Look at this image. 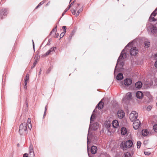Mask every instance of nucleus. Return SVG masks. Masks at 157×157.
<instances>
[{"mask_svg": "<svg viewBox=\"0 0 157 157\" xmlns=\"http://www.w3.org/2000/svg\"><path fill=\"white\" fill-rule=\"evenodd\" d=\"M83 10V8L82 7L81 8L77 11L76 14V16L77 17L79 15V14Z\"/></svg>", "mask_w": 157, "mask_h": 157, "instance_id": "obj_27", "label": "nucleus"}, {"mask_svg": "<svg viewBox=\"0 0 157 157\" xmlns=\"http://www.w3.org/2000/svg\"><path fill=\"white\" fill-rule=\"evenodd\" d=\"M112 125L113 128H116L119 126V123L118 121L117 120H115L113 121Z\"/></svg>", "mask_w": 157, "mask_h": 157, "instance_id": "obj_15", "label": "nucleus"}, {"mask_svg": "<svg viewBox=\"0 0 157 157\" xmlns=\"http://www.w3.org/2000/svg\"><path fill=\"white\" fill-rule=\"evenodd\" d=\"M67 11V10H66L64 11V12L63 13H62V16H63L64 14L65 13H66V12Z\"/></svg>", "mask_w": 157, "mask_h": 157, "instance_id": "obj_42", "label": "nucleus"}, {"mask_svg": "<svg viewBox=\"0 0 157 157\" xmlns=\"http://www.w3.org/2000/svg\"><path fill=\"white\" fill-rule=\"evenodd\" d=\"M141 143L140 141H138L137 143V148H140V147Z\"/></svg>", "mask_w": 157, "mask_h": 157, "instance_id": "obj_31", "label": "nucleus"}, {"mask_svg": "<svg viewBox=\"0 0 157 157\" xmlns=\"http://www.w3.org/2000/svg\"><path fill=\"white\" fill-rule=\"evenodd\" d=\"M136 96L139 99H142L143 97V93L140 91H138L136 93Z\"/></svg>", "mask_w": 157, "mask_h": 157, "instance_id": "obj_14", "label": "nucleus"}, {"mask_svg": "<svg viewBox=\"0 0 157 157\" xmlns=\"http://www.w3.org/2000/svg\"><path fill=\"white\" fill-rule=\"evenodd\" d=\"M90 141H89V140L88 138V137H87V142L88 150V145H89V144H90Z\"/></svg>", "mask_w": 157, "mask_h": 157, "instance_id": "obj_39", "label": "nucleus"}, {"mask_svg": "<svg viewBox=\"0 0 157 157\" xmlns=\"http://www.w3.org/2000/svg\"><path fill=\"white\" fill-rule=\"evenodd\" d=\"M138 51L136 47H132L130 50V54L131 55L135 56L138 53Z\"/></svg>", "mask_w": 157, "mask_h": 157, "instance_id": "obj_8", "label": "nucleus"}, {"mask_svg": "<svg viewBox=\"0 0 157 157\" xmlns=\"http://www.w3.org/2000/svg\"><path fill=\"white\" fill-rule=\"evenodd\" d=\"M36 63H37V60H35V62L34 63L33 66H32L31 68H34L35 67Z\"/></svg>", "mask_w": 157, "mask_h": 157, "instance_id": "obj_38", "label": "nucleus"}, {"mask_svg": "<svg viewBox=\"0 0 157 157\" xmlns=\"http://www.w3.org/2000/svg\"><path fill=\"white\" fill-rule=\"evenodd\" d=\"M33 47L34 48V42L33 41Z\"/></svg>", "mask_w": 157, "mask_h": 157, "instance_id": "obj_50", "label": "nucleus"}, {"mask_svg": "<svg viewBox=\"0 0 157 157\" xmlns=\"http://www.w3.org/2000/svg\"><path fill=\"white\" fill-rule=\"evenodd\" d=\"M152 106L151 105H149L148 106L147 108V110L148 111H150L151 110V108H152Z\"/></svg>", "mask_w": 157, "mask_h": 157, "instance_id": "obj_35", "label": "nucleus"}, {"mask_svg": "<svg viewBox=\"0 0 157 157\" xmlns=\"http://www.w3.org/2000/svg\"><path fill=\"white\" fill-rule=\"evenodd\" d=\"M26 85H26L25 84V86H24V88L25 89H26L27 88V86H26Z\"/></svg>", "mask_w": 157, "mask_h": 157, "instance_id": "obj_52", "label": "nucleus"}, {"mask_svg": "<svg viewBox=\"0 0 157 157\" xmlns=\"http://www.w3.org/2000/svg\"><path fill=\"white\" fill-rule=\"evenodd\" d=\"M97 111V109H96V108L95 109H94V110L93 112V114H92V115H91V116L90 117V120H91V121H92V117H95V115H94V113L95 112H96Z\"/></svg>", "mask_w": 157, "mask_h": 157, "instance_id": "obj_28", "label": "nucleus"}, {"mask_svg": "<svg viewBox=\"0 0 157 157\" xmlns=\"http://www.w3.org/2000/svg\"><path fill=\"white\" fill-rule=\"evenodd\" d=\"M124 157H130L131 155L129 153V152H126L124 154Z\"/></svg>", "mask_w": 157, "mask_h": 157, "instance_id": "obj_30", "label": "nucleus"}, {"mask_svg": "<svg viewBox=\"0 0 157 157\" xmlns=\"http://www.w3.org/2000/svg\"><path fill=\"white\" fill-rule=\"evenodd\" d=\"M155 66L157 68V60L155 62Z\"/></svg>", "mask_w": 157, "mask_h": 157, "instance_id": "obj_43", "label": "nucleus"}, {"mask_svg": "<svg viewBox=\"0 0 157 157\" xmlns=\"http://www.w3.org/2000/svg\"><path fill=\"white\" fill-rule=\"evenodd\" d=\"M59 33H57V34H56V38H58V36H59Z\"/></svg>", "mask_w": 157, "mask_h": 157, "instance_id": "obj_49", "label": "nucleus"}, {"mask_svg": "<svg viewBox=\"0 0 157 157\" xmlns=\"http://www.w3.org/2000/svg\"><path fill=\"white\" fill-rule=\"evenodd\" d=\"M2 11H3V12H4V13H5L6 12L7 10L6 9H4L2 10Z\"/></svg>", "mask_w": 157, "mask_h": 157, "instance_id": "obj_47", "label": "nucleus"}, {"mask_svg": "<svg viewBox=\"0 0 157 157\" xmlns=\"http://www.w3.org/2000/svg\"><path fill=\"white\" fill-rule=\"evenodd\" d=\"M27 122L29 124V125H28V124H27L28 127L29 129H31L32 127V125L31 123V120L30 118H29L27 120Z\"/></svg>", "mask_w": 157, "mask_h": 157, "instance_id": "obj_24", "label": "nucleus"}, {"mask_svg": "<svg viewBox=\"0 0 157 157\" xmlns=\"http://www.w3.org/2000/svg\"><path fill=\"white\" fill-rule=\"evenodd\" d=\"M117 115L118 117L120 119H121L124 116V113L122 110H119L117 112Z\"/></svg>", "mask_w": 157, "mask_h": 157, "instance_id": "obj_11", "label": "nucleus"}, {"mask_svg": "<svg viewBox=\"0 0 157 157\" xmlns=\"http://www.w3.org/2000/svg\"><path fill=\"white\" fill-rule=\"evenodd\" d=\"M56 48V47H53L49 51H48L45 54H44L43 56V57L47 56H48L51 53L54 52L55 49Z\"/></svg>", "mask_w": 157, "mask_h": 157, "instance_id": "obj_12", "label": "nucleus"}, {"mask_svg": "<svg viewBox=\"0 0 157 157\" xmlns=\"http://www.w3.org/2000/svg\"><path fill=\"white\" fill-rule=\"evenodd\" d=\"M71 12L73 15H75L76 14V10H75L71 9Z\"/></svg>", "mask_w": 157, "mask_h": 157, "instance_id": "obj_37", "label": "nucleus"}, {"mask_svg": "<svg viewBox=\"0 0 157 157\" xmlns=\"http://www.w3.org/2000/svg\"><path fill=\"white\" fill-rule=\"evenodd\" d=\"M50 42H49L48 43V44H48V45H50Z\"/></svg>", "mask_w": 157, "mask_h": 157, "instance_id": "obj_53", "label": "nucleus"}, {"mask_svg": "<svg viewBox=\"0 0 157 157\" xmlns=\"http://www.w3.org/2000/svg\"><path fill=\"white\" fill-rule=\"evenodd\" d=\"M70 7H71V6H69L68 7H67V9L66 10L67 11L68 10H69L70 9Z\"/></svg>", "mask_w": 157, "mask_h": 157, "instance_id": "obj_45", "label": "nucleus"}, {"mask_svg": "<svg viewBox=\"0 0 157 157\" xmlns=\"http://www.w3.org/2000/svg\"><path fill=\"white\" fill-rule=\"evenodd\" d=\"M138 114L135 111H132L129 115V118L132 121H134L137 118Z\"/></svg>", "mask_w": 157, "mask_h": 157, "instance_id": "obj_5", "label": "nucleus"}, {"mask_svg": "<svg viewBox=\"0 0 157 157\" xmlns=\"http://www.w3.org/2000/svg\"><path fill=\"white\" fill-rule=\"evenodd\" d=\"M140 124V122L139 120L137 119L133 123V128L135 129H137L139 128Z\"/></svg>", "mask_w": 157, "mask_h": 157, "instance_id": "obj_9", "label": "nucleus"}, {"mask_svg": "<svg viewBox=\"0 0 157 157\" xmlns=\"http://www.w3.org/2000/svg\"><path fill=\"white\" fill-rule=\"evenodd\" d=\"M63 29H64V30L66 31V26H63L62 27Z\"/></svg>", "mask_w": 157, "mask_h": 157, "instance_id": "obj_44", "label": "nucleus"}, {"mask_svg": "<svg viewBox=\"0 0 157 157\" xmlns=\"http://www.w3.org/2000/svg\"><path fill=\"white\" fill-rule=\"evenodd\" d=\"M66 31H64V32H62V33H61L60 35V38H61L63 37V36H64V35L65 34V33H66Z\"/></svg>", "mask_w": 157, "mask_h": 157, "instance_id": "obj_34", "label": "nucleus"}, {"mask_svg": "<svg viewBox=\"0 0 157 157\" xmlns=\"http://www.w3.org/2000/svg\"><path fill=\"white\" fill-rule=\"evenodd\" d=\"M110 124H109L108 125L107 127H110Z\"/></svg>", "mask_w": 157, "mask_h": 157, "instance_id": "obj_55", "label": "nucleus"}, {"mask_svg": "<svg viewBox=\"0 0 157 157\" xmlns=\"http://www.w3.org/2000/svg\"><path fill=\"white\" fill-rule=\"evenodd\" d=\"M45 115H46V112H44V117L45 116Z\"/></svg>", "mask_w": 157, "mask_h": 157, "instance_id": "obj_54", "label": "nucleus"}, {"mask_svg": "<svg viewBox=\"0 0 157 157\" xmlns=\"http://www.w3.org/2000/svg\"><path fill=\"white\" fill-rule=\"evenodd\" d=\"M44 1H43L42 2H41L36 7V9H37L38 8V7L39 6H40L41 5H42L44 3Z\"/></svg>", "mask_w": 157, "mask_h": 157, "instance_id": "obj_32", "label": "nucleus"}, {"mask_svg": "<svg viewBox=\"0 0 157 157\" xmlns=\"http://www.w3.org/2000/svg\"><path fill=\"white\" fill-rule=\"evenodd\" d=\"M153 129L155 132H157V124H155L153 126Z\"/></svg>", "mask_w": 157, "mask_h": 157, "instance_id": "obj_29", "label": "nucleus"}, {"mask_svg": "<svg viewBox=\"0 0 157 157\" xmlns=\"http://www.w3.org/2000/svg\"><path fill=\"white\" fill-rule=\"evenodd\" d=\"M46 106L45 108V111L44 112H46V111H47V108H46Z\"/></svg>", "mask_w": 157, "mask_h": 157, "instance_id": "obj_51", "label": "nucleus"}, {"mask_svg": "<svg viewBox=\"0 0 157 157\" xmlns=\"http://www.w3.org/2000/svg\"><path fill=\"white\" fill-rule=\"evenodd\" d=\"M142 83L140 82H137L135 84V86L136 87L140 88L142 87Z\"/></svg>", "mask_w": 157, "mask_h": 157, "instance_id": "obj_18", "label": "nucleus"}, {"mask_svg": "<svg viewBox=\"0 0 157 157\" xmlns=\"http://www.w3.org/2000/svg\"><path fill=\"white\" fill-rule=\"evenodd\" d=\"M145 84L146 85H148V86H149L153 84V82H150V84H147L146 83H145Z\"/></svg>", "mask_w": 157, "mask_h": 157, "instance_id": "obj_41", "label": "nucleus"}, {"mask_svg": "<svg viewBox=\"0 0 157 157\" xmlns=\"http://www.w3.org/2000/svg\"><path fill=\"white\" fill-rule=\"evenodd\" d=\"M129 44L127 45L125 47V48L122 51V52L121 53V54L119 57L117 61V63L116 64V67L115 68V71L116 70L117 67L118 66V64L120 62V60H121L124 59L125 58H126L127 56V54L126 53V52H125V51L127 52V48L128 47V45H129Z\"/></svg>", "mask_w": 157, "mask_h": 157, "instance_id": "obj_2", "label": "nucleus"}, {"mask_svg": "<svg viewBox=\"0 0 157 157\" xmlns=\"http://www.w3.org/2000/svg\"><path fill=\"white\" fill-rule=\"evenodd\" d=\"M149 98H151V96L150 95H149Z\"/></svg>", "mask_w": 157, "mask_h": 157, "instance_id": "obj_56", "label": "nucleus"}, {"mask_svg": "<svg viewBox=\"0 0 157 157\" xmlns=\"http://www.w3.org/2000/svg\"><path fill=\"white\" fill-rule=\"evenodd\" d=\"M23 157H29L27 153H25L23 155Z\"/></svg>", "mask_w": 157, "mask_h": 157, "instance_id": "obj_40", "label": "nucleus"}, {"mask_svg": "<svg viewBox=\"0 0 157 157\" xmlns=\"http://www.w3.org/2000/svg\"><path fill=\"white\" fill-rule=\"evenodd\" d=\"M71 0H70V2H71Z\"/></svg>", "mask_w": 157, "mask_h": 157, "instance_id": "obj_58", "label": "nucleus"}, {"mask_svg": "<svg viewBox=\"0 0 157 157\" xmlns=\"http://www.w3.org/2000/svg\"><path fill=\"white\" fill-rule=\"evenodd\" d=\"M92 121L90 122V125L89 127V130L93 129V130H96L98 127V124L97 123H95L91 124Z\"/></svg>", "mask_w": 157, "mask_h": 157, "instance_id": "obj_10", "label": "nucleus"}, {"mask_svg": "<svg viewBox=\"0 0 157 157\" xmlns=\"http://www.w3.org/2000/svg\"><path fill=\"white\" fill-rule=\"evenodd\" d=\"M148 134V132L147 129H143L142 131V135L144 136H146Z\"/></svg>", "mask_w": 157, "mask_h": 157, "instance_id": "obj_21", "label": "nucleus"}, {"mask_svg": "<svg viewBox=\"0 0 157 157\" xmlns=\"http://www.w3.org/2000/svg\"><path fill=\"white\" fill-rule=\"evenodd\" d=\"M147 29L148 31L151 33L155 34L157 32V29L156 27L154 25L150 24L147 27Z\"/></svg>", "mask_w": 157, "mask_h": 157, "instance_id": "obj_4", "label": "nucleus"}, {"mask_svg": "<svg viewBox=\"0 0 157 157\" xmlns=\"http://www.w3.org/2000/svg\"><path fill=\"white\" fill-rule=\"evenodd\" d=\"M74 2H71V3L70 5V6H71V7L72 6V5H73V3H74Z\"/></svg>", "mask_w": 157, "mask_h": 157, "instance_id": "obj_48", "label": "nucleus"}, {"mask_svg": "<svg viewBox=\"0 0 157 157\" xmlns=\"http://www.w3.org/2000/svg\"><path fill=\"white\" fill-rule=\"evenodd\" d=\"M133 144L132 141L129 140L126 141L125 143H122L121 144V147L123 148L124 150H126L127 147H131Z\"/></svg>", "mask_w": 157, "mask_h": 157, "instance_id": "obj_3", "label": "nucleus"}, {"mask_svg": "<svg viewBox=\"0 0 157 157\" xmlns=\"http://www.w3.org/2000/svg\"><path fill=\"white\" fill-rule=\"evenodd\" d=\"M132 94L131 93H127L125 96V98H126L128 100H130L132 98Z\"/></svg>", "mask_w": 157, "mask_h": 157, "instance_id": "obj_23", "label": "nucleus"}, {"mask_svg": "<svg viewBox=\"0 0 157 157\" xmlns=\"http://www.w3.org/2000/svg\"><path fill=\"white\" fill-rule=\"evenodd\" d=\"M144 153L146 155H149L151 154V152L149 151H145Z\"/></svg>", "mask_w": 157, "mask_h": 157, "instance_id": "obj_36", "label": "nucleus"}, {"mask_svg": "<svg viewBox=\"0 0 157 157\" xmlns=\"http://www.w3.org/2000/svg\"><path fill=\"white\" fill-rule=\"evenodd\" d=\"M27 124L26 122L22 123L19 126V132L21 135L27 133Z\"/></svg>", "mask_w": 157, "mask_h": 157, "instance_id": "obj_1", "label": "nucleus"}, {"mask_svg": "<svg viewBox=\"0 0 157 157\" xmlns=\"http://www.w3.org/2000/svg\"><path fill=\"white\" fill-rule=\"evenodd\" d=\"M29 157H34L35 155L33 151V149L32 148H31L29 149Z\"/></svg>", "mask_w": 157, "mask_h": 157, "instance_id": "obj_16", "label": "nucleus"}, {"mask_svg": "<svg viewBox=\"0 0 157 157\" xmlns=\"http://www.w3.org/2000/svg\"><path fill=\"white\" fill-rule=\"evenodd\" d=\"M132 81L130 78H126L124 80V83L125 86H128L130 85L132 83Z\"/></svg>", "mask_w": 157, "mask_h": 157, "instance_id": "obj_13", "label": "nucleus"}, {"mask_svg": "<svg viewBox=\"0 0 157 157\" xmlns=\"http://www.w3.org/2000/svg\"><path fill=\"white\" fill-rule=\"evenodd\" d=\"M116 78L117 80H121L123 78V75L121 73H119L117 76Z\"/></svg>", "mask_w": 157, "mask_h": 157, "instance_id": "obj_19", "label": "nucleus"}, {"mask_svg": "<svg viewBox=\"0 0 157 157\" xmlns=\"http://www.w3.org/2000/svg\"><path fill=\"white\" fill-rule=\"evenodd\" d=\"M127 132V129L126 128L123 127L121 128V134L123 135H125Z\"/></svg>", "mask_w": 157, "mask_h": 157, "instance_id": "obj_20", "label": "nucleus"}, {"mask_svg": "<svg viewBox=\"0 0 157 157\" xmlns=\"http://www.w3.org/2000/svg\"><path fill=\"white\" fill-rule=\"evenodd\" d=\"M97 107L99 109H101L103 107V103L101 101L98 104Z\"/></svg>", "mask_w": 157, "mask_h": 157, "instance_id": "obj_22", "label": "nucleus"}, {"mask_svg": "<svg viewBox=\"0 0 157 157\" xmlns=\"http://www.w3.org/2000/svg\"><path fill=\"white\" fill-rule=\"evenodd\" d=\"M79 5H80V4H79L78 3V4H77L78 6H79Z\"/></svg>", "mask_w": 157, "mask_h": 157, "instance_id": "obj_57", "label": "nucleus"}, {"mask_svg": "<svg viewBox=\"0 0 157 157\" xmlns=\"http://www.w3.org/2000/svg\"><path fill=\"white\" fill-rule=\"evenodd\" d=\"M56 27H57L56 26L54 29L52 30V31L51 32V33H50L51 34H52L53 33H56V30H57Z\"/></svg>", "mask_w": 157, "mask_h": 157, "instance_id": "obj_33", "label": "nucleus"}, {"mask_svg": "<svg viewBox=\"0 0 157 157\" xmlns=\"http://www.w3.org/2000/svg\"><path fill=\"white\" fill-rule=\"evenodd\" d=\"M157 20V13L154 12H153L151 15L149 21H155Z\"/></svg>", "mask_w": 157, "mask_h": 157, "instance_id": "obj_7", "label": "nucleus"}, {"mask_svg": "<svg viewBox=\"0 0 157 157\" xmlns=\"http://www.w3.org/2000/svg\"><path fill=\"white\" fill-rule=\"evenodd\" d=\"M124 65V63L122 61L120 60V62L118 64V66L117 67L116 70L114 71V74H115L116 71H120L122 69Z\"/></svg>", "mask_w": 157, "mask_h": 157, "instance_id": "obj_6", "label": "nucleus"}, {"mask_svg": "<svg viewBox=\"0 0 157 157\" xmlns=\"http://www.w3.org/2000/svg\"><path fill=\"white\" fill-rule=\"evenodd\" d=\"M29 75L28 74H27L26 75L25 78V83L26 85H27L28 82L29 81Z\"/></svg>", "mask_w": 157, "mask_h": 157, "instance_id": "obj_25", "label": "nucleus"}, {"mask_svg": "<svg viewBox=\"0 0 157 157\" xmlns=\"http://www.w3.org/2000/svg\"><path fill=\"white\" fill-rule=\"evenodd\" d=\"M150 45V42L148 41H146L144 42V46L146 48H148L149 47Z\"/></svg>", "mask_w": 157, "mask_h": 157, "instance_id": "obj_26", "label": "nucleus"}, {"mask_svg": "<svg viewBox=\"0 0 157 157\" xmlns=\"http://www.w3.org/2000/svg\"><path fill=\"white\" fill-rule=\"evenodd\" d=\"M155 59H157V54H156L155 55Z\"/></svg>", "mask_w": 157, "mask_h": 157, "instance_id": "obj_46", "label": "nucleus"}, {"mask_svg": "<svg viewBox=\"0 0 157 157\" xmlns=\"http://www.w3.org/2000/svg\"><path fill=\"white\" fill-rule=\"evenodd\" d=\"M97 148L96 147L93 146H92L91 148V152L93 154H95L97 151Z\"/></svg>", "mask_w": 157, "mask_h": 157, "instance_id": "obj_17", "label": "nucleus"}]
</instances>
